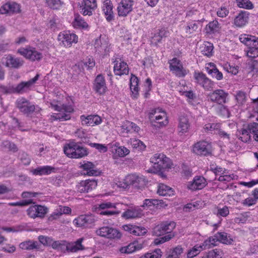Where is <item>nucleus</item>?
I'll return each mask as SVG.
<instances>
[{
    "label": "nucleus",
    "mask_w": 258,
    "mask_h": 258,
    "mask_svg": "<svg viewBox=\"0 0 258 258\" xmlns=\"http://www.w3.org/2000/svg\"><path fill=\"white\" fill-rule=\"evenodd\" d=\"M153 164L152 167L148 170L149 172L157 173L169 171L174 168L172 160L163 153H156L150 159Z\"/></svg>",
    "instance_id": "nucleus-1"
},
{
    "label": "nucleus",
    "mask_w": 258,
    "mask_h": 258,
    "mask_svg": "<svg viewBox=\"0 0 258 258\" xmlns=\"http://www.w3.org/2000/svg\"><path fill=\"white\" fill-rule=\"evenodd\" d=\"M175 224L173 222H163L156 226L153 230V234L156 236H160L165 233L168 234L161 237L157 238L154 240L155 245L163 243L170 240L174 235L170 232L174 229Z\"/></svg>",
    "instance_id": "nucleus-2"
},
{
    "label": "nucleus",
    "mask_w": 258,
    "mask_h": 258,
    "mask_svg": "<svg viewBox=\"0 0 258 258\" xmlns=\"http://www.w3.org/2000/svg\"><path fill=\"white\" fill-rule=\"evenodd\" d=\"M50 107L54 110L58 111L57 113H52L50 115V119L52 120H67L70 119V113L74 111V108L71 105H62L60 101L53 100L50 102Z\"/></svg>",
    "instance_id": "nucleus-3"
},
{
    "label": "nucleus",
    "mask_w": 258,
    "mask_h": 258,
    "mask_svg": "<svg viewBox=\"0 0 258 258\" xmlns=\"http://www.w3.org/2000/svg\"><path fill=\"white\" fill-rule=\"evenodd\" d=\"M63 151L68 157L76 159L82 158L88 153L86 148L74 142L67 144L63 147Z\"/></svg>",
    "instance_id": "nucleus-4"
},
{
    "label": "nucleus",
    "mask_w": 258,
    "mask_h": 258,
    "mask_svg": "<svg viewBox=\"0 0 258 258\" xmlns=\"http://www.w3.org/2000/svg\"><path fill=\"white\" fill-rule=\"evenodd\" d=\"M149 118L152 124L159 127L166 126L169 122L166 112L160 108L151 110L149 113Z\"/></svg>",
    "instance_id": "nucleus-5"
},
{
    "label": "nucleus",
    "mask_w": 258,
    "mask_h": 258,
    "mask_svg": "<svg viewBox=\"0 0 258 258\" xmlns=\"http://www.w3.org/2000/svg\"><path fill=\"white\" fill-rule=\"evenodd\" d=\"M57 40L61 46L70 47L73 43L78 42V37L70 31H63L58 34Z\"/></svg>",
    "instance_id": "nucleus-6"
},
{
    "label": "nucleus",
    "mask_w": 258,
    "mask_h": 258,
    "mask_svg": "<svg viewBox=\"0 0 258 258\" xmlns=\"http://www.w3.org/2000/svg\"><path fill=\"white\" fill-rule=\"evenodd\" d=\"M228 93L223 89H216L208 95V99L211 102L223 105L228 101Z\"/></svg>",
    "instance_id": "nucleus-7"
},
{
    "label": "nucleus",
    "mask_w": 258,
    "mask_h": 258,
    "mask_svg": "<svg viewBox=\"0 0 258 258\" xmlns=\"http://www.w3.org/2000/svg\"><path fill=\"white\" fill-rule=\"evenodd\" d=\"M96 234L111 239H119L122 237L121 233L118 229L109 226L101 227L96 231Z\"/></svg>",
    "instance_id": "nucleus-8"
},
{
    "label": "nucleus",
    "mask_w": 258,
    "mask_h": 258,
    "mask_svg": "<svg viewBox=\"0 0 258 258\" xmlns=\"http://www.w3.org/2000/svg\"><path fill=\"white\" fill-rule=\"evenodd\" d=\"M18 53L31 61L39 60L42 58V54L31 46L20 48L18 50Z\"/></svg>",
    "instance_id": "nucleus-9"
},
{
    "label": "nucleus",
    "mask_w": 258,
    "mask_h": 258,
    "mask_svg": "<svg viewBox=\"0 0 258 258\" xmlns=\"http://www.w3.org/2000/svg\"><path fill=\"white\" fill-rule=\"evenodd\" d=\"M212 151V144L206 141H201L192 146V151L198 155L207 156L211 153Z\"/></svg>",
    "instance_id": "nucleus-10"
},
{
    "label": "nucleus",
    "mask_w": 258,
    "mask_h": 258,
    "mask_svg": "<svg viewBox=\"0 0 258 258\" xmlns=\"http://www.w3.org/2000/svg\"><path fill=\"white\" fill-rule=\"evenodd\" d=\"M28 216L31 218H43L48 212L47 207L40 205H33L27 210Z\"/></svg>",
    "instance_id": "nucleus-11"
},
{
    "label": "nucleus",
    "mask_w": 258,
    "mask_h": 258,
    "mask_svg": "<svg viewBox=\"0 0 258 258\" xmlns=\"http://www.w3.org/2000/svg\"><path fill=\"white\" fill-rule=\"evenodd\" d=\"M134 0H121L118 3L117 11L118 16L124 17L133 10Z\"/></svg>",
    "instance_id": "nucleus-12"
},
{
    "label": "nucleus",
    "mask_w": 258,
    "mask_h": 258,
    "mask_svg": "<svg viewBox=\"0 0 258 258\" xmlns=\"http://www.w3.org/2000/svg\"><path fill=\"white\" fill-rule=\"evenodd\" d=\"M170 71L178 77H183L187 71L183 67L180 61L176 58H173L169 61Z\"/></svg>",
    "instance_id": "nucleus-13"
},
{
    "label": "nucleus",
    "mask_w": 258,
    "mask_h": 258,
    "mask_svg": "<svg viewBox=\"0 0 258 258\" xmlns=\"http://www.w3.org/2000/svg\"><path fill=\"white\" fill-rule=\"evenodd\" d=\"M39 75L36 76L33 79L27 82H22L18 85L16 87H14L11 91L9 92H17L23 93L26 92L32 89L36 81L38 80Z\"/></svg>",
    "instance_id": "nucleus-14"
},
{
    "label": "nucleus",
    "mask_w": 258,
    "mask_h": 258,
    "mask_svg": "<svg viewBox=\"0 0 258 258\" xmlns=\"http://www.w3.org/2000/svg\"><path fill=\"white\" fill-rule=\"evenodd\" d=\"M215 173L217 176H219L218 180L222 182H229L237 178L236 175L230 173L225 169L219 167L215 169Z\"/></svg>",
    "instance_id": "nucleus-15"
},
{
    "label": "nucleus",
    "mask_w": 258,
    "mask_h": 258,
    "mask_svg": "<svg viewBox=\"0 0 258 258\" xmlns=\"http://www.w3.org/2000/svg\"><path fill=\"white\" fill-rule=\"evenodd\" d=\"M208 184L207 180L202 176H195L192 181L187 183V187L191 190H197L204 188Z\"/></svg>",
    "instance_id": "nucleus-16"
},
{
    "label": "nucleus",
    "mask_w": 258,
    "mask_h": 258,
    "mask_svg": "<svg viewBox=\"0 0 258 258\" xmlns=\"http://www.w3.org/2000/svg\"><path fill=\"white\" fill-rule=\"evenodd\" d=\"M194 78L196 83L202 86L205 89L208 90L213 88V82L203 73L195 72Z\"/></svg>",
    "instance_id": "nucleus-17"
},
{
    "label": "nucleus",
    "mask_w": 258,
    "mask_h": 258,
    "mask_svg": "<svg viewBox=\"0 0 258 258\" xmlns=\"http://www.w3.org/2000/svg\"><path fill=\"white\" fill-rule=\"evenodd\" d=\"M122 229L135 236H143L147 233V229L143 226H139L134 224L123 225Z\"/></svg>",
    "instance_id": "nucleus-18"
},
{
    "label": "nucleus",
    "mask_w": 258,
    "mask_h": 258,
    "mask_svg": "<svg viewBox=\"0 0 258 258\" xmlns=\"http://www.w3.org/2000/svg\"><path fill=\"white\" fill-rule=\"evenodd\" d=\"M16 104L20 111L26 114H30L37 109L35 105L31 104L27 99L24 98L17 99Z\"/></svg>",
    "instance_id": "nucleus-19"
},
{
    "label": "nucleus",
    "mask_w": 258,
    "mask_h": 258,
    "mask_svg": "<svg viewBox=\"0 0 258 258\" xmlns=\"http://www.w3.org/2000/svg\"><path fill=\"white\" fill-rule=\"evenodd\" d=\"M97 183L94 180H83L78 183L77 185V190L80 192H88L95 189Z\"/></svg>",
    "instance_id": "nucleus-20"
},
{
    "label": "nucleus",
    "mask_w": 258,
    "mask_h": 258,
    "mask_svg": "<svg viewBox=\"0 0 258 258\" xmlns=\"http://www.w3.org/2000/svg\"><path fill=\"white\" fill-rule=\"evenodd\" d=\"M144 247L143 242L135 240L127 245L122 246L119 248L121 253L130 254L136 251L140 250Z\"/></svg>",
    "instance_id": "nucleus-21"
},
{
    "label": "nucleus",
    "mask_w": 258,
    "mask_h": 258,
    "mask_svg": "<svg viewBox=\"0 0 258 258\" xmlns=\"http://www.w3.org/2000/svg\"><path fill=\"white\" fill-rule=\"evenodd\" d=\"M220 124L218 123H208L206 124L204 126V130L207 132H213L217 131L218 134L223 140H230V135L224 132V131L220 130Z\"/></svg>",
    "instance_id": "nucleus-22"
},
{
    "label": "nucleus",
    "mask_w": 258,
    "mask_h": 258,
    "mask_svg": "<svg viewBox=\"0 0 258 258\" xmlns=\"http://www.w3.org/2000/svg\"><path fill=\"white\" fill-rule=\"evenodd\" d=\"M102 11L108 22H111L114 20L115 15L113 11L112 3L110 0H104L103 1Z\"/></svg>",
    "instance_id": "nucleus-23"
},
{
    "label": "nucleus",
    "mask_w": 258,
    "mask_h": 258,
    "mask_svg": "<svg viewBox=\"0 0 258 258\" xmlns=\"http://www.w3.org/2000/svg\"><path fill=\"white\" fill-rule=\"evenodd\" d=\"M80 119L83 125L90 126L99 125L102 122L101 117L97 115H83L80 116Z\"/></svg>",
    "instance_id": "nucleus-24"
},
{
    "label": "nucleus",
    "mask_w": 258,
    "mask_h": 258,
    "mask_svg": "<svg viewBox=\"0 0 258 258\" xmlns=\"http://www.w3.org/2000/svg\"><path fill=\"white\" fill-rule=\"evenodd\" d=\"M110 151L114 158L124 157L128 155L130 151L124 146H119L118 144L111 145Z\"/></svg>",
    "instance_id": "nucleus-25"
},
{
    "label": "nucleus",
    "mask_w": 258,
    "mask_h": 258,
    "mask_svg": "<svg viewBox=\"0 0 258 258\" xmlns=\"http://www.w3.org/2000/svg\"><path fill=\"white\" fill-rule=\"evenodd\" d=\"M249 19V13L242 11L235 17L233 25L236 28H243L248 24Z\"/></svg>",
    "instance_id": "nucleus-26"
},
{
    "label": "nucleus",
    "mask_w": 258,
    "mask_h": 258,
    "mask_svg": "<svg viewBox=\"0 0 258 258\" xmlns=\"http://www.w3.org/2000/svg\"><path fill=\"white\" fill-rule=\"evenodd\" d=\"M144 214L143 211L138 207L127 209L124 212L121 217L125 219H133L141 218Z\"/></svg>",
    "instance_id": "nucleus-27"
},
{
    "label": "nucleus",
    "mask_w": 258,
    "mask_h": 258,
    "mask_svg": "<svg viewBox=\"0 0 258 258\" xmlns=\"http://www.w3.org/2000/svg\"><path fill=\"white\" fill-rule=\"evenodd\" d=\"M126 181L129 186L133 185L136 187H140L145 183V179L144 176L137 174H128L126 176Z\"/></svg>",
    "instance_id": "nucleus-28"
},
{
    "label": "nucleus",
    "mask_w": 258,
    "mask_h": 258,
    "mask_svg": "<svg viewBox=\"0 0 258 258\" xmlns=\"http://www.w3.org/2000/svg\"><path fill=\"white\" fill-rule=\"evenodd\" d=\"M3 64L7 67L18 68L23 64V60L19 58H15L11 55H6L2 59Z\"/></svg>",
    "instance_id": "nucleus-29"
},
{
    "label": "nucleus",
    "mask_w": 258,
    "mask_h": 258,
    "mask_svg": "<svg viewBox=\"0 0 258 258\" xmlns=\"http://www.w3.org/2000/svg\"><path fill=\"white\" fill-rule=\"evenodd\" d=\"M139 130L140 127L137 124L128 120L123 121L120 126V134L122 136H125L126 134L133 132L137 133Z\"/></svg>",
    "instance_id": "nucleus-30"
},
{
    "label": "nucleus",
    "mask_w": 258,
    "mask_h": 258,
    "mask_svg": "<svg viewBox=\"0 0 258 258\" xmlns=\"http://www.w3.org/2000/svg\"><path fill=\"white\" fill-rule=\"evenodd\" d=\"M179 122L177 126V131L180 135H183L187 133L190 127V123L187 117L184 115H181L179 117Z\"/></svg>",
    "instance_id": "nucleus-31"
},
{
    "label": "nucleus",
    "mask_w": 258,
    "mask_h": 258,
    "mask_svg": "<svg viewBox=\"0 0 258 258\" xmlns=\"http://www.w3.org/2000/svg\"><path fill=\"white\" fill-rule=\"evenodd\" d=\"M94 222V218L91 215H81L75 218L73 224L78 227L88 226Z\"/></svg>",
    "instance_id": "nucleus-32"
},
{
    "label": "nucleus",
    "mask_w": 258,
    "mask_h": 258,
    "mask_svg": "<svg viewBox=\"0 0 258 258\" xmlns=\"http://www.w3.org/2000/svg\"><path fill=\"white\" fill-rule=\"evenodd\" d=\"M205 69L209 75L217 80H221L223 79V74L217 68L215 63L208 62L205 64Z\"/></svg>",
    "instance_id": "nucleus-33"
},
{
    "label": "nucleus",
    "mask_w": 258,
    "mask_h": 258,
    "mask_svg": "<svg viewBox=\"0 0 258 258\" xmlns=\"http://www.w3.org/2000/svg\"><path fill=\"white\" fill-rule=\"evenodd\" d=\"M114 72L116 75H126L128 73V68L126 62L121 60L114 61Z\"/></svg>",
    "instance_id": "nucleus-34"
},
{
    "label": "nucleus",
    "mask_w": 258,
    "mask_h": 258,
    "mask_svg": "<svg viewBox=\"0 0 258 258\" xmlns=\"http://www.w3.org/2000/svg\"><path fill=\"white\" fill-rule=\"evenodd\" d=\"M20 10L19 5L16 3H7L0 8V13L5 14L10 13H18Z\"/></svg>",
    "instance_id": "nucleus-35"
},
{
    "label": "nucleus",
    "mask_w": 258,
    "mask_h": 258,
    "mask_svg": "<svg viewBox=\"0 0 258 258\" xmlns=\"http://www.w3.org/2000/svg\"><path fill=\"white\" fill-rule=\"evenodd\" d=\"M139 83V79L136 76L132 75L130 78V89L132 92V97L134 99H136L139 96L140 90Z\"/></svg>",
    "instance_id": "nucleus-36"
},
{
    "label": "nucleus",
    "mask_w": 258,
    "mask_h": 258,
    "mask_svg": "<svg viewBox=\"0 0 258 258\" xmlns=\"http://www.w3.org/2000/svg\"><path fill=\"white\" fill-rule=\"evenodd\" d=\"M106 89L104 77L101 75H98L95 80V90L100 94H103L106 92Z\"/></svg>",
    "instance_id": "nucleus-37"
},
{
    "label": "nucleus",
    "mask_w": 258,
    "mask_h": 258,
    "mask_svg": "<svg viewBox=\"0 0 258 258\" xmlns=\"http://www.w3.org/2000/svg\"><path fill=\"white\" fill-rule=\"evenodd\" d=\"M55 172L54 167L48 165L38 167L32 171L33 174L36 175H48Z\"/></svg>",
    "instance_id": "nucleus-38"
},
{
    "label": "nucleus",
    "mask_w": 258,
    "mask_h": 258,
    "mask_svg": "<svg viewBox=\"0 0 258 258\" xmlns=\"http://www.w3.org/2000/svg\"><path fill=\"white\" fill-rule=\"evenodd\" d=\"M80 167L86 171L85 173L88 175L93 176L97 174V172L95 169V165L91 162L84 161L80 163Z\"/></svg>",
    "instance_id": "nucleus-39"
},
{
    "label": "nucleus",
    "mask_w": 258,
    "mask_h": 258,
    "mask_svg": "<svg viewBox=\"0 0 258 258\" xmlns=\"http://www.w3.org/2000/svg\"><path fill=\"white\" fill-rule=\"evenodd\" d=\"M72 25L74 28L76 29H82L88 30L89 28L88 23L79 15H75Z\"/></svg>",
    "instance_id": "nucleus-40"
},
{
    "label": "nucleus",
    "mask_w": 258,
    "mask_h": 258,
    "mask_svg": "<svg viewBox=\"0 0 258 258\" xmlns=\"http://www.w3.org/2000/svg\"><path fill=\"white\" fill-rule=\"evenodd\" d=\"M157 192L159 195L162 196L170 197L174 194V191L171 187L162 183L158 185Z\"/></svg>",
    "instance_id": "nucleus-41"
},
{
    "label": "nucleus",
    "mask_w": 258,
    "mask_h": 258,
    "mask_svg": "<svg viewBox=\"0 0 258 258\" xmlns=\"http://www.w3.org/2000/svg\"><path fill=\"white\" fill-rule=\"evenodd\" d=\"M216 243L220 242L226 244H230L233 241L232 239L225 232H218L214 235Z\"/></svg>",
    "instance_id": "nucleus-42"
},
{
    "label": "nucleus",
    "mask_w": 258,
    "mask_h": 258,
    "mask_svg": "<svg viewBox=\"0 0 258 258\" xmlns=\"http://www.w3.org/2000/svg\"><path fill=\"white\" fill-rule=\"evenodd\" d=\"M180 92H182V94L187 97L188 102L191 105L195 106L200 103L199 99L192 91H180Z\"/></svg>",
    "instance_id": "nucleus-43"
},
{
    "label": "nucleus",
    "mask_w": 258,
    "mask_h": 258,
    "mask_svg": "<svg viewBox=\"0 0 258 258\" xmlns=\"http://www.w3.org/2000/svg\"><path fill=\"white\" fill-rule=\"evenodd\" d=\"M71 211V209L69 207L59 206L55 210L51 217L55 219L62 214H70Z\"/></svg>",
    "instance_id": "nucleus-44"
},
{
    "label": "nucleus",
    "mask_w": 258,
    "mask_h": 258,
    "mask_svg": "<svg viewBox=\"0 0 258 258\" xmlns=\"http://www.w3.org/2000/svg\"><path fill=\"white\" fill-rule=\"evenodd\" d=\"M162 205H163V201L162 200L145 199L141 207L147 209H151L152 207L154 206L162 207Z\"/></svg>",
    "instance_id": "nucleus-45"
},
{
    "label": "nucleus",
    "mask_w": 258,
    "mask_h": 258,
    "mask_svg": "<svg viewBox=\"0 0 258 258\" xmlns=\"http://www.w3.org/2000/svg\"><path fill=\"white\" fill-rule=\"evenodd\" d=\"M83 238H80L76 242L70 243L67 245V249L68 250L71 252H77L78 250H82L84 248L83 246L82 245V242Z\"/></svg>",
    "instance_id": "nucleus-46"
},
{
    "label": "nucleus",
    "mask_w": 258,
    "mask_h": 258,
    "mask_svg": "<svg viewBox=\"0 0 258 258\" xmlns=\"http://www.w3.org/2000/svg\"><path fill=\"white\" fill-rule=\"evenodd\" d=\"M219 23L217 21H213L206 25L205 30L207 34H213L219 31Z\"/></svg>",
    "instance_id": "nucleus-47"
},
{
    "label": "nucleus",
    "mask_w": 258,
    "mask_h": 258,
    "mask_svg": "<svg viewBox=\"0 0 258 258\" xmlns=\"http://www.w3.org/2000/svg\"><path fill=\"white\" fill-rule=\"evenodd\" d=\"M250 132L248 129L242 128L238 130L237 132V136L238 139L244 143H246L250 141L251 136Z\"/></svg>",
    "instance_id": "nucleus-48"
},
{
    "label": "nucleus",
    "mask_w": 258,
    "mask_h": 258,
    "mask_svg": "<svg viewBox=\"0 0 258 258\" xmlns=\"http://www.w3.org/2000/svg\"><path fill=\"white\" fill-rule=\"evenodd\" d=\"M202 53L207 56H211L213 54V46L209 42H205L200 47Z\"/></svg>",
    "instance_id": "nucleus-49"
},
{
    "label": "nucleus",
    "mask_w": 258,
    "mask_h": 258,
    "mask_svg": "<svg viewBox=\"0 0 258 258\" xmlns=\"http://www.w3.org/2000/svg\"><path fill=\"white\" fill-rule=\"evenodd\" d=\"M246 72L253 75L258 72V61L256 60H249L245 68Z\"/></svg>",
    "instance_id": "nucleus-50"
},
{
    "label": "nucleus",
    "mask_w": 258,
    "mask_h": 258,
    "mask_svg": "<svg viewBox=\"0 0 258 258\" xmlns=\"http://www.w3.org/2000/svg\"><path fill=\"white\" fill-rule=\"evenodd\" d=\"M38 246V243L37 242L31 240L22 242L19 244L20 248L25 250H31L34 248H37Z\"/></svg>",
    "instance_id": "nucleus-51"
},
{
    "label": "nucleus",
    "mask_w": 258,
    "mask_h": 258,
    "mask_svg": "<svg viewBox=\"0 0 258 258\" xmlns=\"http://www.w3.org/2000/svg\"><path fill=\"white\" fill-rule=\"evenodd\" d=\"M128 143L134 148L137 149L138 150L143 151L146 148V146L145 144L139 139L135 138L130 139Z\"/></svg>",
    "instance_id": "nucleus-52"
},
{
    "label": "nucleus",
    "mask_w": 258,
    "mask_h": 258,
    "mask_svg": "<svg viewBox=\"0 0 258 258\" xmlns=\"http://www.w3.org/2000/svg\"><path fill=\"white\" fill-rule=\"evenodd\" d=\"M235 98L236 100V105L238 106H243L247 100L245 93L242 91L238 92L235 95Z\"/></svg>",
    "instance_id": "nucleus-53"
},
{
    "label": "nucleus",
    "mask_w": 258,
    "mask_h": 258,
    "mask_svg": "<svg viewBox=\"0 0 258 258\" xmlns=\"http://www.w3.org/2000/svg\"><path fill=\"white\" fill-rule=\"evenodd\" d=\"M199 23L195 21L188 22L185 27V31L187 34H191L196 32L199 28Z\"/></svg>",
    "instance_id": "nucleus-54"
},
{
    "label": "nucleus",
    "mask_w": 258,
    "mask_h": 258,
    "mask_svg": "<svg viewBox=\"0 0 258 258\" xmlns=\"http://www.w3.org/2000/svg\"><path fill=\"white\" fill-rule=\"evenodd\" d=\"M222 251L216 249L204 253L202 258H222Z\"/></svg>",
    "instance_id": "nucleus-55"
},
{
    "label": "nucleus",
    "mask_w": 258,
    "mask_h": 258,
    "mask_svg": "<svg viewBox=\"0 0 258 258\" xmlns=\"http://www.w3.org/2000/svg\"><path fill=\"white\" fill-rule=\"evenodd\" d=\"M217 245L214 236L210 237L205 240L202 244L200 245L203 250L209 249Z\"/></svg>",
    "instance_id": "nucleus-56"
},
{
    "label": "nucleus",
    "mask_w": 258,
    "mask_h": 258,
    "mask_svg": "<svg viewBox=\"0 0 258 258\" xmlns=\"http://www.w3.org/2000/svg\"><path fill=\"white\" fill-rule=\"evenodd\" d=\"M162 252L160 249H156L155 250L146 253L139 258H161Z\"/></svg>",
    "instance_id": "nucleus-57"
},
{
    "label": "nucleus",
    "mask_w": 258,
    "mask_h": 258,
    "mask_svg": "<svg viewBox=\"0 0 258 258\" xmlns=\"http://www.w3.org/2000/svg\"><path fill=\"white\" fill-rule=\"evenodd\" d=\"M168 32L165 29H162L159 31V32L156 34L153 38V41L155 43H160L162 39L167 36Z\"/></svg>",
    "instance_id": "nucleus-58"
},
{
    "label": "nucleus",
    "mask_w": 258,
    "mask_h": 258,
    "mask_svg": "<svg viewBox=\"0 0 258 258\" xmlns=\"http://www.w3.org/2000/svg\"><path fill=\"white\" fill-rule=\"evenodd\" d=\"M201 204L202 203L200 201H195L185 205L183 209L186 212L193 211L200 207Z\"/></svg>",
    "instance_id": "nucleus-59"
},
{
    "label": "nucleus",
    "mask_w": 258,
    "mask_h": 258,
    "mask_svg": "<svg viewBox=\"0 0 258 258\" xmlns=\"http://www.w3.org/2000/svg\"><path fill=\"white\" fill-rule=\"evenodd\" d=\"M237 6L241 8L252 9L253 8L252 4L249 0H237Z\"/></svg>",
    "instance_id": "nucleus-60"
},
{
    "label": "nucleus",
    "mask_w": 258,
    "mask_h": 258,
    "mask_svg": "<svg viewBox=\"0 0 258 258\" xmlns=\"http://www.w3.org/2000/svg\"><path fill=\"white\" fill-rule=\"evenodd\" d=\"M89 146L92 148H95L101 153H104L108 150V147L104 144L90 143L89 144Z\"/></svg>",
    "instance_id": "nucleus-61"
},
{
    "label": "nucleus",
    "mask_w": 258,
    "mask_h": 258,
    "mask_svg": "<svg viewBox=\"0 0 258 258\" xmlns=\"http://www.w3.org/2000/svg\"><path fill=\"white\" fill-rule=\"evenodd\" d=\"M252 39H254V36L249 35L245 34L240 35L239 38L241 42L248 46L249 45H250V43L252 42Z\"/></svg>",
    "instance_id": "nucleus-62"
},
{
    "label": "nucleus",
    "mask_w": 258,
    "mask_h": 258,
    "mask_svg": "<svg viewBox=\"0 0 258 258\" xmlns=\"http://www.w3.org/2000/svg\"><path fill=\"white\" fill-rule=\"evenodd\" d=\"M203 249L201 246L196 245L188 251L187 256L188 258H192L197 255Z\"/></svg>",
    "instance_id": "nucleus-63"
},
{
    "label": "nucleus",
    "mask_w": 258,
    "mask_h": 258,
    "mask_svg": "<svg viewBox=\"0 0 258 258\" xmlns=\"http://www.w3.org/2000/svg\"><path fill=\"white\" fill-rule=\"evenodd\" d=\"M249 130L253 135V138L255 141L258 142V123L253 122L248 125Z\"/></svg>",
    "instance_id": "nucleus-64"
}]
</instances>
